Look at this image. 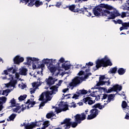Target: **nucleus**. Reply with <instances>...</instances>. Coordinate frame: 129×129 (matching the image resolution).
<instances>
[{
    "instance_id": "42",
    "label": "nucleus",
    "mask_w": 129,
    "mask_h": 129,
    "mask_svg": "<svg viewBox=\"0 0 129 129\" xmlns=\"http://www.w3.org/2000/svg\"><path fill=\"white\" fill-rule=\"evenodd\" d=\"M45 96L44 95V93H42L40 96V98L38 99V100L40 101H43L44 100V97Z\"/></svg>"
},
{
    "instance_id": "59",
    "label": "nucleus",
    "mask_w": 129,
    "mask_h": 129,
    "mask_svg": "<svg viewBox=\"0 0 129 129\" xmlns=\"http://www.w3.org/2000/svg\"><path fill=\"white\" fill-rule=\"evenodd\" d=\"M124 23L122 22V21L120 19H118L117 20V24H121V26L122 25V24H123Z\"/></svg>"
},
{
    "instance_id": "18",
    "label": "nucleus",
    "mask_w": 129,
    "mask_h": 129,
    "mask_svg": "<svg viewBox=\"0 0 129 129\" xmlns=\"http://www.w3.org/2000/svg\"><path fill=\"white\" fill-rule=\"evenodd\" d=\"M42 93H44V96H45L46 99L47 101H50L51 100V97L50 96V95H54L55 94H52L51 93L49 92H43Z\"/></svg>"
},
{
    "instance_id": "11",
    "label": "nucleus",
    "mask_w": 129,
    "mask_h": 129,
    "mask_svg": "<svg viewBox=\"0 0 129 129\" xmlns=\"http://www.w3.org/2000/svg\"><path fill=\"white\" fill-rule=\"evenodd\" d=\"M60 107H63L62 109H60L57 107H56V108L55 109V111L56 112V113H60L62 111H66L69 110L68 105L63 103V102L62 103H61Z\"/></svg>"
},
{
    "instance_id": "29",
    "label": "nucleus",
    "mask_w": 129,
    "mask_h": 129,
    "mask_svg": "<svg viewBox=\"0 0 129 129\" xmlns=\"http://www.w3.org/2000/svg\"><path fill=\"white\" fill-rule=\"evenodd\" d=\"M43 4V3L40 1L39 0L36 1L34 3L35 6L37 8L39 7L40 6H42Z\"/></svg>"
},
{
    "instance_id": "46",
    "label": "nucleus",
    "mask_w": 129,
    "mask_h": 129,
    "mask_svg": "<svg viewBox=\"0 0 129 129\" xmlns=\"http://www.w3.org/2000/svg\"><path fill=\"white\" fill-rule=\"evenodd\" d=\"M33 128H34V126H32L29 124H27L25 125L26 129H33Z\"/></svg>"
},
{
    "instance_id": "5",
    "label": "nucleus",
    "mask_w": 129,
    "mask_h": 129,
    "mask_svg": "<svg viewBox=\"0 0 129 129\" xmlns=\"http://www.w3.org/2000/svg\"><path fill=\"white\" fill-rule=\"evenodd\" d=\"M100 111L98 109L94 108L90 110V115H88L87 120H90L95 118L98 115Z\"/></svg>"
},
{
    "instance_id": "1",
    "label": "nucleus",
    "mask_w": 129,
    "mask_h": 129,
    "mask_svg": "<svg viewBox=\"0 0 129 129\" xmlns=\"http://www.w3.org/2000/svg\"><path fill=\"white\" fill-rule=\"evenodd\" d=\"M93 14L96 16L109 17V20L114 19L117 17L120 16L118 11L111 5L108 4H100L96 8L93 10Z\"/></svg>"
},
{
    "instance_id": "49",
    "label": "nucleus",
    "mask_w": 129,
    "mask_h": 129,
    "mask_svg": "<svg viewBox=\"0 0 129 129\" xmlns=\"http://www.w3.org/2000/svg\"><path fill=\"white\" fill-rule=\"evenodd\" d=\"M103 97L102 98V100H105L106 99H107V98L108 97V95L107 94H103Z\"/></svg>"
},
{
    "instance_id": "2",
    "label": "nucleus",
    "mask_w": 129,
    "mask_h": 129,
    "mask_svg": "<svg viewBox=\"0 0 129 129\" xmlns=\"http://www.w3.org/2000/svg\"><path fill=\"white\" fill-rule=\"evenodd\" d=\"M96 67H93V70L94 71H96L98 69L101 68V67L106 68L108 66H112V63L110 61V59L108 58L107 56H104V58L96 60Z\"/></svg>"
},
{
    "instance_id": "20",
    "label": "nucleus",
    "mask_w": 129,
    "mask_h": 129,
    "mask_svg": "<svg viewBox=\"0 0 129 129\" xmlns=\"http://www.w3.org/2000/svg\"><path fill=\"white\" fill-rule=\"evenodd\" d=\"M7 98L6 97H0V105H3L7 102Z\"/></svg>"
},
{
    "instance_id": "39",
    "label": "nucleus",
    "mask_w": 129,
    "mask_h": 129,
    "mask_svg": "<svg viewBox=\"0 0 129 129\" xmlns=\"http://www.w3.org/2000/svg\"><path fill=\"white\" fill-rule=\"evenodd\" d=\"M10 92H11V90L10 89H7V90H4L3 92V93H2V95H6V96H8V93H10Z\"/></svg>"
},
{
    "instance_id": "52",
    "label": "nucleus",
    "mask_w": 129,
    "mask_h": 129,
    "mask_svg": "<svg viewBox=\"0 0 129 129\" xmlns=\"http://www.w3.org/2000/svg\"><path fill=\"white\" fill-rule=\"evenodd\" d=\"M85 14L86 15V16H87L88 17L92 16V13H91L90 12H88V11H87V12H85ZM85 14H84V15H85Z\"/></svg>"
},
{
    "instance_id": "35",
    "label": "nucleus",
    "mask_w": 129,
    "mask_h": 129,
    "mask_svg": "<svg viewBox=\"0 0 129 129\" xmlns=\"http://www.w3.org/2000/svg\"><path fill=\"white\" fill-rule=\"evenodd\" d=\"M92 75V73H89L85 75L84 77H81L80 78L82 79L83 80L85 81V80L88 79L89 76Z\"/></svg>"
},
{
    "instance_id": "12",
    "label": "nucleus",
    "mask_w": 129,
    "mask_h": 129,
    "mask_svg": "<svg viewBox=\"0 0 129 129\" xmlns=\"http://www.w3.org/2000/svg\"><path fill=\"white\" fill-rule=\"evenodd\" d=\"M42 63L48 64V66H50V64H51V66H54V64H57L58 62H57L56 59L53 60L52 58H44L43 60H42Z\"/></svg>"
},
{
    "instance_id": "21",
    "label": "nucleus",
    "mask_w": 129,
    "mask_h": 129,
    "mask_svg": "<svg viewBox=\"0 0 129 129\" xmlns=\"http://www.w3.org/2000/svg\"><path fill=\"white\" fill-rule=\"evenodd\" d=\"M27 71H28L27 69L22 68L21 70H20V75H23V76H26Z\"/></svg>"
},
{
    "instance_id": "15",
    "label": "nucleus",
    "mask_w": 129,
    "mask_h": 129,
    "mask_svg": "<svg viewBox=\"0 0 129 129\" xmlns=\"http://www.w3.org/2000/svg\"><path fill=\"white\" fill-rule=\"evenodd\" d=\"M48 88H49L50 90H51V91H46L47 92L51 93V94H56V93H58V89L59 87H58L57 86H50Z\"/></svg>"
},
{
    "instance_id": "13",
    "label": "nucleus",
    "mask_w": 129,
    "mask_h": 129,
    "mask_svg": "<svg viewBox=\"0 0 129 129\" xmlns=\"http://www.w3.org/2000/svg\"><path fill=\"white\" fill-rule=\"evenodd\" d=\"M39 59L36 57H27V64L30 65L31 63L38 64Z\"/></svg>"
},
{
    "instance_id": "4",
    "label": "nucleus",
    "mask_w": 129,
    "mask_h": 129,
    "mask_svg": "<svg viewBox=\"0 0 129 129\" xmlns=\"http://www.w3.org/2000/svg\"><path fill=\"white\" fill-rule=\"evenodd\" d=\"M69 9L73 12L78 13V14H85V12H87V10H88L87 8H81V9L79 8H76V5H74L70 6V7H69Z\"/></svg>"
},
{
    "instance_id": "24",
    "label": "nucleus",
    "mask_w": 129,
    "mask_h": 129,
    "mask_svg": "<svg viewBox=\"0 0 129 129\" xmlns=\"http://www.w3.org/2000/svg\"><path fill=\"white\" fill-rule=\"evenodd\" d=\"M42 122V120H39L38 121H36V122H31V124H29V125H30L31 126H33V127H35V126H40V124H37L38 123H41Z\"/></svg>"
},
{
    "instance_id": "28",
    "label": "nucleus",
    "mask_w": 129,
    "mask_h": 129,
    "mask_svg": "<svg viewBox=\"0 0 129 129\" xmlns=\"http://www.w3.org/2000/svg\"><path fill=\"white\" fill-rule=\"evenodd\" d=\"M8 84L11 85V87H15V85L17 84V80H14L13 81H11Z\"/></svg>"
},
{
    "instance_id": "51",
    "label": "nucleus",
    "mask_w": 129,
    "mask_h": 129,
    "mask_svg": "<svg viewBox=\"0 0 129 129\" xmlns=\"http://www.w3.org/2000/svg\"><path fill=\"white\" fill-rule=\"evenodd\" d=\"M105 79V75H102V76H101L100 77H99V81H103Z\"/></svg>"
},
{
    "instance_id": "19",
    "label": "nucleus",
    "mask_w": 129,
    "mask_h": 129,
    "mask_svg": "<svg viewBox=\"0 0 129 129\" xmlns=\"http://www.w3.org/2000/svg\"><path fill=\"white\" fill-rule=\"evenodd\" d=\"M122 27L119 28V30L122 31L123 30H127L128 28H129V22H124V23L122 24Z\"/></svg>"
},
{
    "instance_id": "25",
    "label": "nucleus",
    "mask_w": 129,
    "mask_h": 129,
    "mask_svg": "<svg viewBox=\"0 0 129 129\" xmlns=\"http://www.w3.org/2000/svg\"><path fill=\"white\" fill-rule=\"evenodd\" d=\"M42 128L46 129L47 127L50 125L49 121L48 120L44 121L43 123L42 124Z\"/></svg>"
},
{
    "instance_id": "44",
    "label": "nucleus",
    "mask_w": 129,
    "mask_h": 129,
    "mask_svg": "<svg viewBox=\"0 0 129 129\" xmlns=\"http://www.w3.org/2000/svg\"><path fill=\"white\" fill-rule=\"evenodd\" d=\"M26 107H27V105H25V107H22V108H20V111H18V113H20L21 112H23L24 110L26 109Z\"/></svg>"
},
{
    "instance_id": "22",
    "label": "nucleus",
    "mask_w": 129,
    "mask_h": 129,
    "mask_svg": "<svg viewBox=\"0 0 129 129\" xmlns=\"http://www.w3.org/2000/svg\"><path fill=\"white\" fill-rule=\"evenodd\" d=\"M126 72V69L123 68H119L118 70H117V73H118L119 75H123Z\"/></svg>"
},
{
    "instance_id": "33",
    "label": "nucleus",
    "mask_w": 129,
    "mask_h": 129,
    "mask_svg": "<svg viewBox=\"0 0 129 129\" xmlns=\"http://www.w3.org/2000/svg\"><path fill=\"white\" fill-rule=\"evenodd\" d=\"M71 121V119H70V118L64 119V120H63V122H61L60 124L62 125V124H64L66 123H72V122Z\"/></svg>"
},
{
    "instance_id": "16",
    "label": "nucleus",
    "mask_w": 129,
    "mask_h": 129,
    "mask_svg": "<svg viewBox=\"0 0 129 129\" xmlns=\"http://www.w3.org/2000/svg\"><path fill=\"white\" fill-rule=\"evenodd\" d=\"M83 102L86 103L88 102V104L89 105H92L93 104L95 103V100L93 101L92 98L90 97H87L83 99Z\"/></svg>"
},
{
    "instance_id": "17",
    "label": "nucleus",
    "mask_w": 129,
    "mask_h": 129,
    "mask_svg": "<svg viewBox=\"0 0 129 129\" xmlns=\"http://www.w3.org/2000/svg\"><path fill=\"white\" fill-rule=\"evenodd\" d=\"M111 82L109 81V80H108L107 81H99V82L97 83L96 86H103L104 85H105L106 86H109L110 85Z\"/></svg>"
},
{
    "instance_id": "62",
    "label": "nucleus",
    "mask_w": 129,
    "mask_h": 129,
    "mask_svg": "<svg viewBox=\"0 0 129 129\" xmlns=\"http://www.w3.org/2000/svg\"><path fill=\"white\" fill-rule=\"evenodd\" d=\"M44 67H45V64L44 63H42L38 67V68L40 69V68H43Z\"/></svg>"
},
{
    "instance_id": "64",
    "label": "nucleus",
    "mask_w": 129,
    "mask_h": 129,
    "mask_svg": "<svg viewBox=\"0 0 129 129\" xmlns=\"http://www.w3.org/2000/svg\"><path fill=\"white\" fill-rule=\"evenodd\" d=\"M124 119H126L127 120L129 119V113H126V115H125Z\"/></svg>"
},
{
    "instance_id": "61",
    "label": "nucleus",
    "mask_w": 129,
    "mask_h": 129,
    "mask_svg": "<svg viewBox=\"0 0 129 129\" xmlns=\"http://www.w3.org/2000/svg\"><path fill=\"white\" fill-rule=\"evenodd\" d=\"M32 86L34 87H36L38 86V83L37 82H33L32 83Z\"/></svg>"
},
{
    "instance_id": "10",
    "label": "nucleus",
    "mask_w": 129,
    "mask_h": 129,
    "mask_svg": "<svg viewBox=\"0 0 129 129\" xmlns=\"http://www.w3.org/2000/svg\"><path fill=\"white\" fill-rule=\"evenodd\" d=\"M117 90H118L119 91H120L121 90H122V86L118 84L115 85L113 86V87L109 88L106 92L107 93H111L113 91L117 92Z\"/></svg>"
},
{
    "instance_id": "55",
    "label": "nucleus",
    "mask_w": 129,
    "mask_h": 129,
    "mask_svg": "<svg viewBox=\"0 0 129 129\" xmlns=\"http://www.w3.org/2000/svg\"><path fill=\"white\" fill-rule=\"evenodd\" d=\"M100 105V103H97L96 104L93 105L92 106V108H95L94 109H96L98 107V106H99Z\"/></svg>"
},
{
    "instance_id": "58",
    "label": "nucleus",
    "mask_w": 129,
    "mask_h": 129,
    "mask_svg": "<svg viewBox=\"0 0 129 129\" xmlns=\"http://www.w3.org/2000/svg\"><path fill=\"white\" fill-rule=\"evenodd\" d=\"M2 75H8V72L7 70H5L3 73H2Z\"/></svg>"
},
{
    "instance_id": "57",
    "label": "nucleus",
    "mask_w": 129,
    "mask_h": 129,
    "mask_svg": "<svg viewBox=\"0 0 129 129\" xmlns=\"http://www.w3.org/2000/svg\"><path fill=\"white\" fill-rule=\"evenodd\" d=\"M34 5H35V3L34 4V2H32V1H31V2L29 3V4H28V6L29 7H33Z\"/></svg>"
},
{
    "instance_id": "9",
    "label": "nucleus",
    "mask_w": 129,
    "mask_h": 129,
    "mask_svg": "<svg viewBox=\"0 0 129 129\" xmlns=\"http://www.w3.org/2000/svg\"><path fill=\"white\" fill-rule=\"evenodd\" d=\"M31 97L32 98L27 100V101L26 102L25 104L27 105V108L29 109L30 108H32L36 104V101H34V96L33 95H31Z\"/></svg>"
},
{
    "instance_id": "7",
    "label": "nucleus",
    "mask_w": 129,
    "mask_h": 129,
    "mask_svg": "<svg viewBox=\"0 0 129 129\" xmlns=\"http://www.w3.org/2000/svg\"><path fill=\"white\" fill-rule=\"evenodd\" d=\"M81 81H83L84 80L81 79L80 77H75L73 80H72V82H71L69 84L70 86L71 87V90H73L74 87L79 85L81 83Z\"/></svg>"
},
{
    "instance_id": "26",
    "label": "nucleus",
    "mask_w": 129,
    "mask_h": 129,
    "mask_svg": "<svg viewBox=\"0 0 129 129\" xmlns=\"http://www.w3.org/2000/svg\"><path fill=\"white\" fill-rule=\"evenodd\" d=\"M76 93L79 94V95H86L87 94V91L85 90H80L78 92H76Z\"/></svg>"
},
{
    "instance_id": "43",
    "label": "nucleus",
    "mask_w": 129,
    "mask_h": 129,
    "mask_svg": "<svg viewBox=\"0 0 129 129\" xmlns=\"http://www.w3.org/2000/svg\"><path fill=\"white\" fill-rule=\"evenodd\" d=\"M124 112L126 114H129V107H127L126 108H123Z\"/></svg>"
},
{
    "instance_id": "56",
    "label": "nucleus",
    "mask_w": 129,
    "mask_h": 129,
    "mask_svg": "<svg viewBox=\"0 0 129 129\" xmlns=\"http://www.w3.org/2000/svg\"><path fill=\"white\" fill-rule=\"evenodd\" d=\"M94 65V63L92 62L89 61V63H86V66L92 67Z\"/></svg>"
},
{
    "instance_id": "63",
    "label": "nucleus",
    "mask_w": 129,
    "mask_h": 129,
    "mask_svg": "<svg viewBox=\"0 0 129 129\" xmlns=\"http://www.w3.org/2000/svg\"><path fill=\"white\" fill-rule=\"evenodd\" d=\"M84 71H80V72L79 73H78V75L79 76H82V75H83L84 74Z\"/></svg>"
},
{
    "instance_id": "60",
    "label": "nucleus",
    "mask_w": 129,
    "mask_h": 129,
    "mask_svg": "<svg viewBox=\"0 0 129 129\" xmlns=\"http://www.w3.org/2000/svg\"><path fill=\"white\" fill-rule=\"evenodd\" d=\"M121 17L122 18L126 17L125 12H122V13H121Z\"/></svg>"
},
{
    "instance_id": "3",
    "label": "nucleus",
    "mask_w": 129,
    "mask_h": 129,
    "mask_svg": "<svg viewBox=\"0 0 129 129\" xmlns=\"http://www.w3.org/2000/svg\"><path fill=\"white\" fill-rule=\"evenodd\" d=\"M86 119V115L84 114V113L80 114H77L76 116H75V121L72 122V127L73 128H75L77 126L78 124H80L82 122L81 121L85 120Z\"/></svg>"
},
{
    "instance_id": "6",
    "label": "nucleus",
    "mask_w": 129,
    "mask_h": 129,
    "mask_svg": "<svg viewBox=\"0 0 129 129\" xmlns=\"http://www.w3.org/2000/svg\"><path fill=\"white\" fill-rule=\"evenodd\" d=\"M47 68L48 70H49V71L50 73L53 74V75L54 74L55 72L57 70H59V69L60 68V63H56V64L54 63V65H51V63H50L49 65L48 66L47 64Z\"/></svg>"
},
{
    "instance_id": "14",
    "label": "nucleus",
    "mask_w": 129,
    "mask_h": 129,
    "mask_svg": "<svg viewBox=\"0 0 129 129\" xmlns=\"http://www.w3.org/2000/svg\"><path fill=\"white\" fill-rule=\"evenodd\" d=\"M24 61V58L21 57L19 55L16 56L14 58V64H19L21 63Z\"/></svg>"
},
{
    "instance_id": "36",
    "label": "nucleus",
    "mask_w": 129,
    "mask_h": 129,
    "mask_svg": "<svg viewBox=\"0 0 129 129\" xmlns=\"http://www.w3.org/2000/svg\"><path fill=\"white\" fill-rule=\"evenodd\" d=\"M129 107V106L127 105V103H126V102L125 101H122L121 103V108H125Z\"/></svg>"
},
{
    "instance_id": "23",
    "label": "nucleus",
    "mask_w": 129,
    "mask_h": 129,
    "mask_svg": "<svg viewBox=\"0 0 129 129\" xmlns=\"http://www.w3.org/2000/svg\"><path fill=\"white\" fill-rule=\"evenodd\" d=\"M17 116V114L12 113V115H10V116L9 117V119H7V121H14Z\"/></svg>"
},
{
    "instance_id": "30",
    "label": "nucleus",
    "mask_w": 129,
    "mask_h": 129,
    "mask_svg": "<svg viewBox=\"0 0 129 129\" xmlns=\"http://www.w3.org/2000/svg\"><path fill=\"white\" fill-rule=\"evenodd\" d=\"M22 108V106H17L16 108H14L12 109V111L16 113H18L19 110L21 109Z\"/></svg>"
},
{
    "instance_id": "38",
    "label": "nucleus",
    "mask_w": 129,
    "mask_h": 129,
    "mask_svg": "<svg viewBox=\"0 0 129 129\" xmlns=\"http://www.w3.org/2000/svg\"><path fill=\"white\" fill-rule=\"evenodd\" d=\"M10 103L12 104L11 107L13 108L16 106V100L14 98L11 100Z\"/></svg>"
},
{
    "instance_id": "48",
    "label": "nucleus",
    "mask_w": 129,
    "mask_h": 129,
    "mask_svg": "<svg viewBox=\"0 0 129 129\" xmlns=\"http://www.w3.org/2000/svg\"><path fill=\"white\" fill-rule=\"evenodd\" d=\"M62 80H59V82H58V84H56V85H53V86H56V87H59V86H61V84H62Z\"/></svg>"
},
{
    "instance_id": "32",
    "label": "nucleus",
    "mask_w": 129,
    "mask_h": 129,
    "mask_svg": "<svg viewBox=\"0 0 129 129\" xmlns=\"http://www.w3.org/2000/svg\"><path fill=\"white\" fill-rule=\"evenodd\" d=\"M113 98H114V95L113 94H109L108 96V99L107 101H106V103H108L111 101L112 100H113Z\"/></svg>"
},
{
    "instance_id": "27",
    "label": "nucleus",
    "mask_w": 129,
    "mask_h": 129,
    "mask_svg": "<svg viewBox=\"0 0 129 129\" xmlns=\"http://www.w3.org/2000/svg\"><path fill=\"white\" fill-rule=\"evenodd\" d=\"M66 62L62 64H61V68L64 69L65 71H68L70 69V67L71 66L70 64H66Z\"/></svg>"
},
{
    "instance_id": "41",
    "label": "nucleus",
    "mask_w": 129,
    "mask_h": 129,
    "mask_svg": "<svg viewBox=\"0 0 129 129\" xmlns=\"http://www.w3.org/2000/svg\"><path fill=\"white\" fill-rule=\"evenodd\" d=\"M108 103H104L103 105H100L97 107V108H98L100 110H102V108H105V106L107 105Z\"/></svg>"
},
{
    "instance_id": "47",
    "label": "nucleus",
    "mask_w": 129,
    "mask_h": 129,
    "mask_svg": "<svg viewBox=\"0 0 129 129\" xmlns=\"http://www.w3.org/2000/svg\"><path fill=\"white\" fill-rule=\"evenodd\" d=\"M80 95H81L74 94V96H73L72 98L75 99H78V98L79 97Z\"/></svg>"
},
{
    "instance_id": "31",
    "label": "nucleus",
    "mask_w": 129,
    "mask_h": 129,
    "mask_svg": "<svg viewBox=\"0 0 129 129\" xmlns=\"http://www.w3.org/2000/svg\"><path fill=\"white\" fill-rule=\"evenodd\" d=\"M54 115H55V114L53 112H50L46 114V117L47 119H50L51 118L54 116Z\"/></svg>"
},
{
    "instance_id": "53",
    "label": "nucleus",
    "mask_w": 129,
    "mask_h": 129,
    "mask_svg": "<svg viewBox=\"0 0 129 129\" xmlns=\"http://www.w3.org/2000/svg\"><path fill=\"white\" fill-rule=\"evenodd\" d=\"M35 1V0H20V3H23V1H25V3H28L30 1L34 2Z\"/></svg>"
},
{
    "instance_id": "45",
    "label": "nucleus",
    "mask_w": 129,
    "mask_h": 129,
    "mask_svg": "<svg viewBox=\"0 0 129 129\" xmlns=\"http://www.w3.org/2000/svg\"><path fill=\"white\" fill-rule=\"evenodd\" d=\"M65 124H66V128H68V129L70 128L71 126L72 125V122L65 123Z\"/></svg>"
},
{
    "instance_id": "34",
    "label": "nucleus",
    "mask_w": 129,
    "mask_h": 129,
    "mask_svg": "<svg viewBox=\"0 0 129 129\" xmlns=\"http://www.w3.org/2000/svg\"><path fill=\"white\" fill-rule=\"evenodd\" d=\"M27 95L26 94H24L22 96V95L20 96V97H18V100H19L20 101H23L27 98Z\"/></svg>"
},
{
    "instance_id": "8",
    "label": "nucleus",
    "mask_w": 129,
    "mask_h": 129,
    "mask_svg": "<svg viewBox=\"0 0 129 129\" xmlns=\"http://www.w3.org/2000/svg\"><path fill=\"white\" fill-rule=\"evenodd\" d=\"M58 79L53 78L52 77H48V79H46L45 82H46V85L48 87L45 88L47 90L49 89V87L54 85L55 82H57Z\"/></svg>"
},
{
    "instance_id": "54",
    "label": "nucleus",
    "mask_w": 129,
    "mask_h": 129,
    "mask_svg": "<svg viewBox=\"0 0 129 129\" xmlns=\"http://www.w3.org/2000/svg\"><path fill=\"white\" fill-rule=\"evenodd\" d=\"M100 95H101V94L98 95L97 96L95 97H96V98L95 99V101H98L99 100H100Z\"/></svg>"
},
{
    "instance_id": "50",
    "label": "nucleus",
    "mask_w": 129,
    "mask_h": 129,
    "mask_svg": "<svg viewBox=\"0 0 129 129\" xmlns=\"http://www.w3.org/2000/svg\"><path fill=\"white\" fill-rule=\"evenodd\" d=\"M59 62L58 63H59V64H60V63H64V58L63 57H61L59 60Z\"/></svg>"
},
{
    "instance_id": "40",
    "label": "nucleus",
    "mask_w": 129,
    "mask_h": 129,
    "mask_svg": "<svg viewBox=\"0 0 129 129\" xmlns=\"http://www.w3.org/2000/svg\"><path fill=\"white\" fill-rule=\"evenodd\" d=\"M108 103H104L103 105H100L97 107V108H98L100 110H102V108H105V106L107 105Z\"/></svg>"
},
{
    "instance_id": "37",
    "label": "nucleus",
    "mask_w": 129,
    "mask_h": 129,
    "mask_svg": "<svg viewBox=\"0 0 129 129\" xmlns=\"http://www.w3.org/2000/svg\"><path fill=\"white\" fill-rule=\"evenodd\" d=\"M117 68L116 67L112 68L111 70H110V74H116L117 72Z\"/></svg>"
}]
</instances>
